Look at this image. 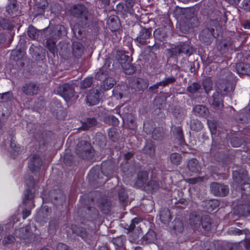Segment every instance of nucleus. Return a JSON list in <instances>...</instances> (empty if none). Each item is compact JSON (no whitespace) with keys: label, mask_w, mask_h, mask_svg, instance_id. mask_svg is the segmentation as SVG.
<instances>
[{"label":"nucleus","mask_w":250,"mask_h":250,"mask_svg":"<svg viewBox=\"0 0 250 250\" xmlns=\"http://www.w3.org/2000/svg\"><path fill=\"white\" fill-rule=\"evenodd\" d=\"M37 7L41 10L40 14H43L44 10L48 6V2L46 0H35Z\"/></svg>","instance_id":"nucleus-27"},{"label":"nucleus","mask_w":250,"mask_h":250,"mask_svg":"<svg viewBox=\"0 0 250 250\" xmlns=\"http://www.w3.org/2000/svg\"><path fill=\"white\" fill-rule=\"evenodd\" d=\"M33 230L30 226H27L25 227L20 228L16 229L15 235L17 237L20 239L21 244L23 245L29 247L33 246L35 244L36 236L33 233Z\"/></svg>","instance_id":"nucleus-1"},{"label":"nucleus","mask_w":250,"mask_h":250,"mask_svg":"<svg viewBox=\"0 0 250 250\" xmlns=\"http://www.w3.org/2000/svg\"><path fill=\"white\" fill-rule=\"evenodd\" d=\"M140 221V219L139 218H135L132 220L130 226V229H133L135 227L136 224H138L139 222Z\"/></svg>","instance_id":"nucleus-52"},{"label":"nucleus","mask_w":250,"mask_h":250,"mask_svg":"<svg viewBox=\"0 0 250 250\" xmlns=\"http://www.w3.org/2000/svg\"><path fill=\"white\" fill-rule=\"evenodd\" d=\"M188 167L191 173H197L201 170V166L196 159H191L188 161Z\"/></svg>","instance_id":"nucleus-15"},{"label":"nucleus","mask_w":250,"mask_h":250,"mask_svg":"<svg viewBox=\"0 0 250 250\" xmlns=\"http://www.w3.org/2000/svg\"><path fill=\"white\" fill-rule=\"evenodd\" d=\"M234 213L240 216H247L250 214V206L249 205H238L234 208Z\"/></svg>","instance_id":"nucleus-14"},{"label":"nucleus","mask_w":250,"mask_h":250,"mask_svg":"<svg viewBox=\"0 0 250 250\" xmlns=\"http://www.w3.org/2000/svg\"><path fill=\"white\" fill-rule=\"evenodd\" d=\"M133 153L129 152L125 154V160H128L130 159L133 156Z\"/></svg>","instance_id":"nucleus-60"},{"label":"nucleus","mask_w":250,"mask_h":250,"mask_svg":"<svg viewBox=\"0 0 250 250\" xmlns=\"http://www.w3.org/2000/svg\"><path fill=\"white\" fill-rule=\"evenodd\" d=\"M160 218L165 224L169 222L171 219L169 211L168 209H165L161 212L160 214Z\"/></svg>","instance_id":"nucleus-26"},{"label":"nucleus","mask_w":250,"mask_h":250,"mask_svg":"<svg viewBox=\"0 0 250 250\" xmlns=\"http://www.w3.org/2000/svg\"><path fill=\"white\" fill-rule=\"evenodd\" d=\"M60 94L63 97L66 101L73 96L74 89L72 86L69 84H64L59 87Z\"/></svg>","instance_id":"nucleus-8"},{"label":"nucleus","mask_w":250,"mask_h":250,"mask_svg":"<svg viewBox=\"0 0 250 250\" xmlns=\"http://www.w3.org/2000/svg\"><path fill=\"white\" fill-rule=\"evenodd\" d=\"M110 66V62L108 60L105 61L104 66L99 69L95 75V78L103 81L104 87L107 89L111 88L115 83V80L108 77V69Z\"/></svg>","instance_id":"nucleus-2"},{"label":"nucleus","mask_w":250,"mask_h":250,"mask_svg":"<svg viewBox=\"0 0 250 250\" xmlns=\"http://www.w3.org/2000/svg\"><path fill=\"white\" fill-rule=\"evenodd\" d=\"M230 143L233 147H239L241 144V141L237 138H233L231 140Z\"/></svg>","instance_id":"nucleus-44"},{"label":"nucleus","mask_w":250,"mask_h":250,"mask_svg":"<svg viewBox=\"0 0 250 250\" xmlns=\"http://www.w3.org/2000/svg\"><path fill=\"white\" fill-rule=\"evenodd\" d=\"M98 1L99 3H101L100 7L102 8L108 5L110 2V0H99Z\"/></svg>","instance_id":"nucleus-50"},{"label":"nucleus","mask_w":250,"mask_h":250,"mask_svg":"<svg viewBox=\"0 0 250 250\" xmlns=\"http://www.w3.org/2000/svg\"><path fill=\"white\" fill-rule=\"evenodd\" d=\"M147 179V174L146 172L143 171L139 173L138 175L137 183L140 186H142Z\"/></svg>","instance_id":"nucleus-29"},{"label":"nucleus","mask_w":250,"mask_h":250,"mask_svg":"<svg viewBox=\"0 0 250 250\" xmlns=\"http://www.w3.org/2000/svg\"><path fill=\"white\" fill-rule=\"evenodd\" d=\"M241 66L242 69H244L243 73H250V65L248 64H243L242 66L241 65H238L237 67L239 68Z\"/></svg>","instance_id":"nucleus-48"},{"label":"nucleus","mask_w":250,"mask_h":250,"mask_svg":"<svg viewBox=\"0 0 250 250\" xmlns=\"http://www.w3.org/2000/svg\"><path fill=\"white\" fill-rule=\"evenodd\" d=\"M214 30L211 29H205L203 30L202 32L200 35V39L205 42H208V41L206 40V38H208V40L212 39L213 37H214L213 33Z\"/></svg>","instance_id":"nucleus-19"},{"label":"nucleus","mask_w":250,"mask_h":250,"mask_svg":"<svg viewBox=\"0 0 250 250\" xmlns=\"http://www.w3.org/2000/svg\"><path fill=\"white\" fill-rule=\"evenodd\" d=\"M5 145V148L10 153L11 156L15 157L21 152L22 148L19 145H17L16 142L13 138L8 141Z\"/></svg>","instance_id":"nucleus-6"},{"label":"nucleus","mask_w":250,"mask_h":250,"mask_svg":"<svg viewBox=\"0 0 250 250\" xmlns=\"http://www.w3.org/2000/svg\"><path fill=\"white\" fill-rule=\"evenodd\" d=\"M234 233L239 235L242 233V230L238 229H235Z\"/></svg>","instance_id":"nucleus-64"},{"label":"nucleus","mask_w":250,"mask_h":250,"mask_svg":"<svg viewBox=\"0 0 250 250\" xmlns=\"http://www.w3.org/2000/svg\"><path fill=\"white\" fill-rule=\"evenodd\" d=\"M212 98V105L213 107L216 110L222 108L223 107L222 94L216 91L213 94Z\"/></svg>","instance_id":"nucleus-13"},{"label":"nucleus","mask_w":250,"mask_h":250,"mask_svg":"<svg viewBox=\"0 0 250 250\" xmlns=\"http://www.w3.org/2000/svg\"><path fill=\"white\" fill-rule=\"evenodd\" d=\"M203 180V178L201 177H194L192 178H189L187 180V182L189 184H194L199 181H201Z\"/></svg>","instance_id":"nucleus-45"},{"label":"nucleus","mask_w":250,"mask_h":250,"mask_svg":"<svg viewBox=\"0 0 250 250\" xmlns=\"http://www.w3.org/2000/svg\"><path fill=\"white\" fill-rule=\"evenodd\" d=\"M90 144L86 141H81L78 144L77 153L83 159H88L92 152Z\"/></svg>","instance_id":"nucleus-4"},{"label":"nucleus","mask_w":250,"mask_h":250,"mask_svg":"<svg viewBox=\"0 0 250 250\" xmlns=\"http://www.w3.org/2000/svg\"><path fill=\"white\" fill-rule=\"evenodd\" d=\"M193 110L194 114L198 116L205 117L208 113V110L206 107L202 105H197Z\"/></svg>","instance_id":"nucleus-16"},{"label":"nucleus","mask_w":250,"mask_h":250,"mask_svg":"<svg viewBox=\"0 0 250 250\" xmlns=\"http://www.w3.org/2000/svg\"><path fill=\"white\" fill-rule=\"evenodd\" d=\"M23 219H25L28 217L31 214V211L29 209H25L23 210Z\"/></svg>","instance_id":"nucleus-55"},{"label":"nucleus","mask_w":250,"mask_h":250,"mask_svg":"<svg viewBox=\"0 0 250 250\" xmlns=\"http://www.w3.org/2000/svg\"><path fill=\"white\" fill-rule=\"evenodd\" d=\"M150 35L151 31L149 29L146 28L142 29L135 39V41L137 42V45L140 46L146 42Z\"/></svg>","instance_id":"nucleus-11"},{"label":"nucleus","mask_w":250,"mask_h":250,"mask_svg":"<svg viewBox=\"0 0 250 250\" xmlns=\"http://www.w3.org/2000/svg\"><path fill=\"white\" fill-rule=\"evenodd\" d=\"M171 162L176 165H179L182 161L181 155L177 153H173L170 156Z\"/></svg>","instance_id":"nucleus-28"},{"label":"nucleus","mask_w":250,"mask_h":250,"mask_svg":"<svg viewBox=\"0 0 250 250\" xmlns=\"http://www.w3.org/2000/svg\"><path fill=\"white\" fill-rule=\"evenodd\" d=\"M71 231L73 232V233H76L79 235H80V236H81L83 239H84L85 238V233H83V232L82 231H80L79 230H78L77 229H76V227H72V229H71Z\"/></svg>","instance_id":"nucleus-47"},{"label":"nucleus","mask_w":250,"mask_h":250,"mask_svg":"<svg viewBox=\"0 0 250 250\" xmlns=\"http://www.w3.org/2000/svg\"><path fill=\"white\" fill-rule=\"evenodd\" d=\"M191 128L192 130L199 131L203 128V124L197 119L193 120L191 123Z\"/></svg>","instance_id":"nucleus-30"},{"label":"nucleus","mask_w":250,"mask_h":250,"mask_svg":"<svg viewBox=\"0 0 250 250\" xmlns=\"http://www.w3.org/2000/svg\"><path fill=\"white\" fill-rule=\"evenodd\" d=\"M53 33V37L54 38L65 35L66 33L65 27L62 25H57L54 27Z\"/></svg>","instance_id":"nucleus-24"},{"label":"nucleus","mask_w":250,"mask_h":250,"mask_svg":"<svg viewBox=\"0 0 250 250\" xmlns=\"http://www.w3.org/2000/svg\"><path fill=\"white\" fill-rule=\"evenodd\" d=\"M58 250H68L67 246L62 243H60L57 246Z\"/></svg>","instance_id":"nucleus-53"},{"label":"nucleus","mask_w":250,"mask_h":250,"mask_svg":"<svg viewBox=\"0 0 250 250\" xmlns=\"http://www.w3.org/2000/svg\"><path fill=\"white\" fill-rule=\"evenodd\" d=\"M129 85L136 91L143 90L148 85L146 80L141 78H133L129 82Z\"/></svg>","instance_id":"nucleus-7"},{"label":"nucleus","mask_w":250,"mask_h":250,"mask_svg":"<svg viewBox=\"0 0 250 250\" xmlns=\"http://www.w3.org/2000/svg\"><path fill=\"white\" fill-rule=\"evenodd\" d=\"M13 223L10 220L9 222L5 225V229L6 230L9 229L13 227Z\"/></svg>","instance_id":"nucleus-59"},{"label":"nucleus","mask_w":250,"mask_h":250,"mask_svg":"<svg viewBox=\"0 0 250 250\" xmlns=\"http://www.w3.org/2000/svg\"><path fill=\"white\" fill-rule=\"evenodd\" d=\"M72 30L74 35L78 39L82 38L85 34L83 28V27L82 28H80L79 27V24H75L73 27H72Z\"/></svg>","instance_id":"nucleus-25"},{"label":"nucleus","mask_w":250,"mask_h":250,"mask_svg":"<svg viewBox=\"0 0 250 250\" xmlns=\"http://www.w3.org/2000/svg\"><path fill=\"white\" fill-rule=\"evenodd\" d=\"M28 35L31 39H36L38 36V31L33 27H29L28 30Z\"/></svg>","instance_id":"nucleus-40"},{"label":"nucleus","mask_w":250,"mask_h":250,"mask_svg":"<svg viewBox=\"0 0 250 250\" xmlns=\"http://www.w3.org/2000/svg\"><path fill=\"white\" fill-rule=\"evenodd\" d=\"M124 72L127 74H131L135 71V68L132 64L127 63L123 66Z\"/></svg>","instance_id":"nucleus-34"},{"label":"nucleus","mask_w":250,"mask_h":250,"mask_svg":"<svg viewBox=\"0 0 250 250\" xmlns=\"http://www.w3.org/2000/svg\"><path fill=\"white\" fill-rule=\"evenodd\" d=\"M92 83V79L91 78H85L82 83V87L86 88L90 87Z\"/></svg>","instance_id":"nucleus-42"},{"label":"nucleus","mask_w":250,"mask_h":250,"mask_svg":"<svg viewBox=\"0 0 250 250\" xmlns=\"http://www.w3.org/2000/svg\"><path fill=\"white\" fill-rule=\"evenodd\" d=\"M243 3L245 9L250 11V0H243Z\"/></svg>","instance_id":"nucleus-51"},{"label":"nucleus","mask_w":250,"mask_h":250,"mask_svg":"<svg viewBox=\"0 0 250 250\" xmlns=\"http://www.w3.org/2000/svg\"><path fill=\"white\" fill-rule=\"evenodd\" d=\"M152 185H153V186L152 187V189L153 190L156 189L158 188V183L156 181H151L149 183V186H151Z\"/></svg>","instance_id":"nucleus-54"},{"label":"nucleus","mask_w":250,"mask_h":250,"mask_svg":"<svg viewBox=\"0 0 250 250\" xmlns=\"http://www.w3.org/2000/svg\"><path fill=\"white\" fill-rule=\"evenodd\" d=\"M86 8L81 4L74 5L70 10L71 14L74 17L84 19L87 21V19L85 15Z\"/></svg>","instance_id":"nucleus-9"},{"label":"nucleus","mask_w":250,"mask_h":250,"mask_svg":"<svg viewBox=\"0 0 250 250\" xmlns=\"http://www.w3.org/2000/svg\"><path fill=\"white\" fill-rule=\"evenodd\" d=\"M157 131V129H155V130H153V131L152 132V137L154 138V139H155V140L159 139L160 137H162L161 133H159L160 135L159 136H157L156 135Z\"/></svg>","instance_id":"nucleus-57"},{"label":"nucleus","mask_w":250,"mask_h":250,"mask_svg":"<svg viewBox=\"0 0 250 250\" xmlns=\"http://www.w3.org/2000/svg\"><path fill=\"white\" fill-rule=\"evenodd\" d=\"M207 221L205 222L203 220H201L199 215H194L192 214L189 217V223L193 229L198 230L201 225L205 230H208L210 228L211 224L209 221V219L207 217L205 218Z\"/></svg>","instance_id":"nucleus-3"},{"label":"nucleus","mask_w":250,"mask_h":250,"mask_svg":"<svg viewBox=\"0 0 250 250\" xmlns=\"http://www.w3.org/2000/svg\"><path fill=\"white\" fill-rule=\"evenodd\" d=\"M23 92L27 95H34L37 92V87L35 83H30L23 87Z\"/></svg>","instance_id":"nucleus-22"},{"label":"nucleus","mask_w":250,"mask_h":250,"mask_svg":"<svg viewBox=\"0 0 250 250\" xmlns=\"http://www.w3.org/2000/svg\"><path fill=\"white\" fill-rule=\"evenodd\" d=\"M12 97V93L10 92L5 93L2 94L1 96V99L4 101L10 100Z\"/></svg>","instance_id":"nucleus-46"},{"label":"nucleus","mask_w":250,"mask_h":250,"mask_svg":"<svg viewBox=\"0 0 250 250\" xmlns=\"http://www.w3.org/2000/svg\"><path fill=\"white\" fill-rule=\"evenodd\" d=\"M159 86H162V84L161 83V82L157 83H155L153 86H151L149 87V89L151 91L154 90V89H156L158 88Z\"/></svg>","instance_id":"nucleus-56"},{"label":"nucleus","mask_w":250,"mask_h":250,"mask_svg":"<svg viewBox=\"0 0 250 250\" xmlns=\"http://www.w3.org/2000/svg\"><path fill=\"white\" fill-rule=\"evenodd\" d=\"M242 193L246 195L250 194V184L248 183H243L241 186Z\"/></svg>","instance_id":"nucleus-37"},{"label":"nucleus","mask_w":250,"mask_h":250,"mask_svg":"<svg viewBox=\"0 0 250 250\" xmlns=\"http://www.w3.org/2000/svg\"><path fill=\"white\" fill-rule=\"evenodd\" d=\"M6 9L9 15H13L18 10L16 0H8V3L6 7Z\"/></svg>","instance_id":"nucleus-20"},{"label":"nucleus","mask_w":250,"mask_h":250,"mask_svg":"<svg viewBox=\"0 0 250 250\" xmlns=\"http://www.w3.org/2000/svg\"><path fill=\"white\" fill-rule=\"evenodd\" d=\"M47 47L48 48L50 52L53 54L55 53L56 48V42L54 40L49 39L46 42Z\"/></svg>","instance_id":"nucleus-32"},{"label":"nucleus","mask_w":250,"mask_h":250,"mask_svg":"<svg viewBox=\"0 0 250 250\" xmlns=\"http://www.w3.org/2000/svg\"><path fill=\"white\" fill-rule=\"evenodd\" d=\"M175 79L174 77H170L164 79L163 81H161L162 86H165L169 83H171L174 82Z\"/></svg>","instance_id":"nucleus-43"},{"label":"nucleus","mask_w":250,"mask_h":250,"mask_svg":"<svg viewBox=\"0 0 250 250\" xmlns=\"http://www.w3.org/2000/svg\"><path fill=\"white\" fill-rule=\"evenodd\" d=\"M87 103L91 105L97 104L99 102V95L98 92L90 93L86 96Z\"/></svg>","instance_id":"nucleus-17"},{"label":"nucleus","mask_w":250,"mask_h":250,"mask_svg":"<svg viewBox=\"0 0 250 250\" xmlns=\"http://www.w3.org/2000/svg\"><path fill=\"white\" fill-rule=\"evenodd\" d=\"M200 85L196 83H194L187 87V90L191 93L197 92L200 88Z\"/></svg>","instance_id":"nucleus-36"},{"label":"nucleus","mask_w":250,"mask_h":250,"mask_svg":"<svg viewBox=\"0 0 250 250\" xmlns=\"http://www.w3.org/2000/svg\"><path fill=\"white\" fill-rule=\"evenodd\" d=\"M125 241V239L124 236H120L113 239V244L118 247H123Z\"/></svg>","instance_id":"nucleus-35"},{"label":"nucleus","mask_w":250,"mask_h":250,"mask_svg":"<svg viewBox=\"0 0 250 250\" xmlns=\"http://www.w3.org/2000/svg\"><path fill=\"white\" fill-rule=\"evenodd\" d=\"M161 31V30L160 29H157L154 32V36L155 38H157L159 39H161V37H158V35L159 34V33Z\"/></svg>","instance_id":"nucleus-61"},{"label":"nucleus","mask_w":250,"mask_h":250,"mask_svg":"<svg viewBox=\"0 0 250 250\" xmlns=\"http://www.w3.org/2000/svg\"><path fill=\"white\" fill-rule=\"evenodd\" d=\"M15 237L11 235H6L3 240L2 244L4 245L10 244L15 241Z\"/></svg>","instance_id":"nucleus-39"},{"label":"nucleus","mask_w":250,"mask_h":250,"mask_svg":"<svg viewBox=\"0 0 250 250\" xmlns=\"http://www.w3.org/2000/svg\"><path fill=\"white\" fill-rule=\"evenodd\" d=\"M177 132H178V136H179V139L180 141V142L181 143H183V136H182V131H181V129L180 128H178L177 129Z\"/></svg>","instance_id":"nucleus-58"},{"label":"nucleus","mask_w":250,"mask_h":250,"mask_svg":"<svg viewBox=\"0 0 250 250\" xmlns=\"http://www.w3.org/2000/svg\"><path fill=\"white\" fill-rule=\"evenodd\" d=\"M83 46L79 42H74L72 45L73 54L75 57H80L83 52Z\"/></svg>","instance_id":"nucleus-18"},{"label":"nucleus","mask_w":250,"mask_h":250,"mask_svg":"<svg viewBox=\"0 0 250 250\" xmlns=\"http://www.w3.org/2000/svg\"><path fill=\"white\" fill-rule=\"evenodd\" d=\"M203 86L205 90L208 92L212 88V83L209 78H206L204 79L202 83Z\"/></svg>","instance_id":"nucleus-33"},{"label":"nucleus","mask_w":250,"mask_h":250,"mask_svg":"<svg viewBox=\"0 0 250 250\" xmlns=\"http://www.w3.org/2000/svg\"><path fill=\"white\" fill-rule=\"evenodd\" d=\"M42 165V160L37 155H33L30 159L28 165L29 169L32 172H35L40 168Z\"/></svg>","instance_id":"nucleus-10"},{"label":"nucleus","mask_w":250,"mask_h":250,"mask_svg":"<svg viewBox=\"0 0 250 250\" xmlns=\"http://www.w3.org/2000/svg\"><path fill=\"white\" fill-rule=\"evenodd\" d=\"M233 178L235 182L237 183H242L243 179H246L247 177V172L246 170H243L242 175L237 171H234L232 173Z\"/></svg>","instance_id":"nucleus-23"},{"label":"nucleus","mask_w":250,"mask_h":250,"mask_svg":"<svg viewBox=\"0 0 250 250\" xmlns=\"http://www.w3.org/2000/svg\"><path fill=\"white\" fill-rule=\"evenodd\" d=\"M196 19L194 18L190 19V23H187L186 22L180 23V29L183 33L188 32L190 31L191 29L194 27V25L192 24L193 21H195Z\"/></svg>","instance_id":"nucleus-21"},{"label":"nucleus","mask_w":250,"mask_h":250,"mask_svg":"<svg viewBox=\"0 0 250 250\" xmlns=\"http://www.w3.org/2000/svg\"><path fill=\"white\" fill-rule=\"evenodd\" d=\"M96 124V120L94 118H87L83 124V127L84 129H87L89 127L95 125Z\"/></svg>","instance_id":"nucleus-31"},{"label":"nucleus","mask_w":250,"mask_h":250,"mask_svg":"<svg viewBox=\"0 0 250 250\" xmlns=\"http://www.w3.org/2000/svg\"><path fill=\"white\" fill-rule=\"evenodd\" d=\"M105 122L107 123L112 124L114 125H116L119 123V121L115 116L111 115L108 116L105 118Z\"/></svg>","instance_id":"nucleus-38"},{"label":"nucleus","mask_w":250,"mask_h":250,"mask_svg":"<svg viewBox=\"0 0 250 250\" xmlns=\"http://www.w3.org/2000/svg\"><path fill=\"white\" fill-rule=\"evenodd\" d=\"M245 247L247 250H250V240H247L246 241Z\"/></svg>","instance_id":"nucleus-63"},{"label":"nucleus","mask_w":250,"mask_h":250,"mask_svg":"<svg viewBox=\"0 0 250 250\" xmlns=\"http://www.w3.org/2000/svg\"><path fill=\"white\" fill-rule=\"evenodd\" d=\"M144 151L148 155H152L154 153V146L151 144H146L144 147Z\"/></svg>","instance_id":"nucleus-41"},{"label":"nucleus","mask_w":250,"mask_h":250,"mask_svg":"<svg viewBox=\"0 0 250 250\" xmlns=\"http://www.w3.org/2000/svg\"><path fill=\"white\" fill-rule=\"evenodd\" d=\"M210 190L215 195L224 196L229 192V188L227 186L217 183H212L210 185Z\"/></svg>","instance_id":"nucleus-5"},{"label":"nucleus","mask_w":250,"mask_h":250,"mask_svg":"<svg viewBox=\"0 0 250 250\" xmlns=\"http://www.w3.org/2000/svg\"><path fill=\"white\" fill-rule=\"evenodd\" d=\"M119 198L121 201L124 202L127 198V195L124 190L121 191L119 193Z\"/></svg>","instance_id":"nucleus-49"},{"label":"nucleus","mask_w":250,"mask_h":250,"mask_svg":"<svg viewBox=\"0 0 250 250\" xmlns=\"http://www.w3.org/2000/svg\"><path fill=\"white\" fill-rule=\"evenodd\" d=\"M35 197L34 192H32V189H27L24 193L23 204L25 207L31 209L34 207L32 199Z\"/></svg>","instance_id":"nucleus-12"},{"label":"nucleus","mask_w":250,"mask_h":250,"mask_svg":"<svg viewBox=\"0 0 250 250\" xmlns=\"http://www.w3.org/2000/svg\"><path fill=\"white\" fill-rule=\"evenodd\" d=\"M116 91V89H113V92L114 96L115 97H116V98H120V99H121V98H122V95L120 93H119V95H117H117H116V94L115 93Z\"/></svg>","instance_id":"nucleus-62"}]
</instances>
